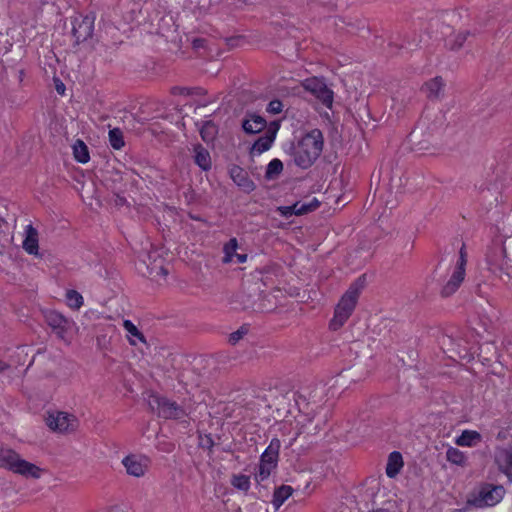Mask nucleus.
Here are the masks:
<instances>
[{
	"mask_svg": "<svg viewBox=\"0 0 512 512\" xmlns=\"http://www.w3.org/2000/svg\"><path fill=\"white\" fill-rule=\"evenodd\" d=\"M297 204H298V207H297L298 214L299 215H303V214H306L308 212L316 210L319 207L320 202L317 199L314 198V199H312L311 201H309L307 203L297 202Z\"/></svg>",
	"mask_w": 512,
	"mask_h": 512,
	"instance_id": "obj_37",
	"label": "nucleus"
},
{
	"mask_svg": "<svg viewBox=\"0 0 512 512\" xmlns=\"http://www.w3.org/2000/svg\"><path fill=\"white\" fill-rule=\"evenodd\" d=\"M109 141L111 146L119 150L124 146L123 134L120 129L114 128L109 131Z\"/></svg>",
	"mask_w": 512,
	"mask_h": 512,
	"instance_id": "obj_33",
	"label": "nucleus"
},
{
	"mask_svg": "<svg viewBox=\"0 0 512 512\" xmlns=\"http://www.w3.org/2000/svg\"><path fill=\"white\" fill-rule=\"evenodd\" d=\"M481 434L474 430H464L462 434L457 437L455 443L463 447H473L481 441Z\"/></svg>",
	"mask_w": 512,
	"mask_h": 512,
	"instance_id": "obj_20",
	"label": "nucleus"
},
{
	"mask_svg": "<svg viewBox=\"0 0 512 512\" xmlns=\"http://www.w3.org/2000/svg\"><path fill=\"white\" fill-rule=\"evenodd\" d=\"M15 459L8 470L23 477L32 476V463L22 458L20 454Z\"/></svg>",
	"mask_w": 512,
	"mask_h": 512,
	"instance_id": "obj_18",
	"label": "nucleus"
},
{
	"mask_svg": "<svg viewBox=\"0 0 512 512\" xmlns=\"http://www.w3.org/2000/svg\"><path fill=\"white\" fill-rule=\"evenodd\" d=\"M46 426L53 432L69 434L75 432L79 427L78 418L63 411L48 412L44 418Z\"/></svg>",
	"mask_w": 512,
	"mask_h": 512,
	"instance_id": "obj_4",
	"label": "nucleus"
},
{
	"mask_svg": "<svg viewBox=\"0 0 512 512\" xmlns=\"http://www.w3.org/2000/svg\"><path fill=\"white\" fill-rule=\"evenodd\" d=\"M417 139H418V132H417V131H413V132L411 133V141H412L413 143H415Z\"/></svg>",
	"mask_w": 512,
	"mask_h": 512,
	"instance_id": "obj_44",
	"label": "nucleus"
},
{
	"mask_svg": "<svg viewBox=\"0 0 512 512\" xmlns=\"http://www.w3.org/2000/svg\"><path fill=\"white\" fill-rule=\"evenodd\" d=\"M444 81L441 77L430 79L423 85V91L429 99H439L444 92Z\"/></svg>",
	"mask_w": 512,
	"mask_h": 512,
	"instance_id": "obj_16",
	"label": "nucleus"
},
{
	"mask_svg": "<svg viewBox=\"0 0 512 512\" xmlns=\"http://www.w3.org/2000/svg\"><path fill=\"white\" fill-rule=\"evenodd\" d=\"M402 467H403L402 455L397 451L392 452L388 457V461H387V465H386L387 476L389 478H394L396 475H398V473L400 472Z\"/></svg>",
	"mask_w": 512,
	"mask_h": 512,
	"instance_id": "obj_19",
	"label": "nucleus"
},
{
	"mask_svg": "<svg viewBox=\"0 0 512 512\" xmlns=\"http://www.w3.org/2000/svg\"><path fill=\"white\" fill-rule=\"evenodd\" d=\"M122 464L128 475L140 478L148 471L150 460L144 455L130 454L123 458Z\"/></svg>",
	"mask_w": 512,
	"mask_h": 512,
	"instance_id": "obj_8",
	"label": "nucleus"
},
{
	"mask_svg": "<svg viewBox=\"0 0 512 512\" xmlns=\"http://www.w3.org/2000/svg\"><path fill=\"white\" fill-rule=\"evenodd\" d=\"M111 512H122V511H119V510H115V511H111Z\"/></svg>",
	"mask_w": 512,
	"mask_h": 512,
	"instance_id": "obj_46",
	"label": "nucleus"
},
{
	"mask_svg": "<svg viewBox=\"0 0 512 512\" xmlns=\"http://www.w3.org/2000/svg\"><path fill=\"white\" fill-rule=\"evenodd\" d=\"M73 154L80 163H87L90 159L88 147L82 140H76L73 145Z\"/></svg>",
	"mask_w": 512,
	"mask_h": 512,
	"instance_id": "obj_26",
	"label": "nucleus"
},
{
	"mask_svg": "<svg viewBox=\"0 0 512 512\" xmlns=\"http://www.w3.org/2000/svg\"><path fill=\"white\" fill-rule=\"evenodd\" d=\"M22 246L28 254H32V224L25 226L24 232L20 233Z\"/></svg>",
	"mask_w": 512,
	"mask_h": 512,
	"instance_id": "obj_31",
	"label": "nucleus"
},
{
	"mask_svg": "<svg viewBox=\"0 0 512 512\" xmlns=\"http://www.w3.org/2000/svg\"><path fill=\"white\" fill-rule=\"evenodd\" d=\"M34 257L39 258V260H45V255L43 253H39L38 251V245L36 244V240L34 239Z\"/></svg>",
	"mask_w": 512,
	"mask_h": 512,
	"instance_id": "obj_41",
	"label": "nucleus"
},
{
	"mask_svg": "<svg viewBox=\"0 0 512 512\" xmlns=\"http://www.w3.org/2000/svg\"><path fill=\"white\" fill-rule=\"evenodd\" d=\"M278 128L279 127L276 123L270 124L265 134L259 137L253 144L251 148V154L260 155L263 152L269 150L275 140Z\"/></svg>",
	"mask_w": 512,
	"mask_h": 512,
	"instance_id": "obj_11",
	"label": "nucleus"
},
{
	"mask_svg": "<svg viewBox=\"0 0 512 512\" xmlns=\"http://www.w3.org/2000/svg\"><path fill=\"white\" fill-rule=\"evenodd\" d=\"M495 462L508 478L512 479V448H497Z\"/></svg>",
	"mask_w": 512,
	"mask_h": 512,
	"instance_id": "obj_15",
	"label": "nucleus"
},
{
	"mask_svg": "<svg viewBox=\"0 0 512 512\" xmlns=\"http://www.w3.org/2000/svg\"><path fill=\"white\" fill-rule=\"evenodd\" d=\"M297 207H298V204L295 203L291 206H283V207H280L279 208V211L281 212V214L285 217H289L291 215H299L298 212H297Z\"/></svg>",
	"mask_w": 512,
	"mask_h": 512,
	"instance_id": "obj_39",
	"label": "nucleus"
},
{
	"mask_svg": "<svg viewBox=\"0 0 512 512\" xmlns=\"http://www.w3.org/2000/svg\"><path fill=\"white\" fill-rule=\"evenodd\" d=\"M504 493L505 490L502 486L489 485L481 489L479 501L484 506H494L502 500Z\"/></svg>",
	"mask_w": 512,
	"mask_h": 512,
	"instance_id": "obj_13",
	"label": "nucleus"
},
{
	"mask_svg": "<svg viewBox=\"0 0 512 512\" xmlns=\"http://www.w3.org/2000/svg\"><path fill=\"white\" fill-rule=\"evenodd\" d=\"M12 263V249L0 240V272H6Z\"/></svg>",
	"mask_w": 512,
	"mask_h": 512,
	"instance_id": "obj_24",
	"label": "nucleus"
},
{
	"mask_svg": "<svg viewBox=\"0 0 512 512\" xmlns=\"http://www.w3.org/2000/svg\"><path fill=\"white\" fill-rule=\"evenodd\" d=\"M466 255L463 249L460 251V257L457 263V266L450 278V280L446 283V285L442 289V295L448 297L452 295L460 286L465 276V265H466Z\"/></svg>",
	"mask_w": 512,
	"mask_h": 512,
	"instance_id": "obj_9",
	"label": "nucleus"
},
{
	"mask_svg": "<svg viewBox=\"0 0 512 512\" xmlns=\"http://www.w3.org/2000/svg\"><path fill=\"white\" fill-rule=\"evenodd\" d=\"M243 130L249 134L261 132L266 127V120L259 115H249L242 123Z\"/></svg>",
	"mask_w": 512,
	"mask_h": 512,
	"instance_id": "obj_17",
	"label": "nucleus"
},
{
	"mask_svg": "<svg viewBox=\"0 0 512 512\" xmlns=\"http://www.w3.org/2000/svg\"><path fill=\"white\" fill-rule=\"evenodd\" d=\"M282 170L283 163L279 159H273L267 165L265 176L269 180L275 179L280 175Z\"/></svg>",
	"mask_w": 512,
	"mask_h": 512,
	"instance_id": "obj_29",
	"label": "nucleus"
},
{
	"mask_svg": "<svg viewBox=\"0 0 512 512\" xmlns=\"http://www.w3.org/2000/svg\"><path fill=\"white\" fill-rule=\"evenodd\" d=\"M281 442L277 438H273L270 444L262 453L258 471L255 475L257 481H263L267 479L272 471L276 468L279 458V450Z\"/></svg>",
	"mask_w": 512,
	"mask_h": 512,
	"instance_id": "obj_5",
	"label": "nucleus"
},
{
	"mask_svg": "<svg viewBox=\"0 0 512 512\" xmlns=\"http://www.w3.org/2000/svg\"><path fill=\"white\" fill-rule=\"evenodd\" d=\"M194 153L195 163L204 171L209 170L212 164L209 152L201 145H197L194 148Z\"/></svg>",
	"mask_w": 512,
	"mask_h": 512,
	"instance_id": "obj_21",
	"label": "nucleus"
},
{
	"mask_svg": "<svg viewBox=\"0 0 512 512\" xmlns=\"http://www.w3.org/2000/svg\"><path fill=\"white\" fill-rule=\"evenodd\" d=\"M9 216V202L0 197V229L8 228Z\"/></svg>",
	"mask_w": 512,
	"mask_h": 512,
	"instance_id": "obj_32",
	"label": "nucleus"
},
{
	"mask_svg": "<svg viewBox=\"0 0 512 512\" xmlns=\"http://www.w3.org/2000/svg\"><path fill=\"white\" fill-rule=\"evenodd\" d=\"M248 332L246 327H241L237 331L233 332L229 336V343L232 345L237 344Z\"/></svg>",
	"mask_w": 512,
	"mask_h": 512,
	"instance_id": "obj_38",
	"label": "nucleus"
},
{
	"mask_svg": "<svg viewBox=\"0 0 512 512\" xmlns=\"http://www.w3.org/2000/svg\"><path fill=\"white\" fill-rule=\"evenodd\" d=\"M66 304L72 310H79L83 304L84 299L82 295L76 290H67L65 294Z\"/></svg>",
	"mask_w": 512,
	"mask_h": 512,
	"instance_id": "obj_27",
	"label": "nucleus"
},
{
	"mask_svg": "<svg viewBox=\"0 0 512 512\" xmlns=\"http://www.w3.org/2000/svg\"><path fill=\"white\" fill-rule=\"evenodd\" d=\"M283 104L279 100H272L267 107V111L272 114H278L282 111Z\"/></svg>",
	"mask_w": 512,
	"mask_h": 512,
	"instance_id": "obj_40",
	"label": "nucleus"
},
{
	"mask_svg": "<svg viewBox=\"0 0 512 512\" xmlns=\"http://www.w3.org/2000/svg\"><path fill=\"white\" fill-rule=\"evenodd\" d=\"M94 30V18L77 15L72 20V35L75 43L79 44L91 38Z\"/></svg>",
	"mask_w": 512,
	"mask_h": 512,
	"instance_id": "obj_7",
	"label": "nucleus"
},
{
	"mask_svg": "<svg viewBox=\"0 0 512 512\" xmlns=\"http://www.w3.org/2000/svg\"><path fill=\"white\" fill-rule=\"evenodd\" d=\"M231 484L239 490L247 491L250 487V478L243 474L233 475Z\"/></svg>",
	"mask_w": 512,
	"mask_h": 512,
	"instance_id": "obj_34",
	"label": "nucleus"
},
{
	"mask_svg": "<svg viewBox=\"0 0 512 512\" xmlns=\"http://www.w3.org/2000/svg\"><path fill=\"white\" fill-rule=\"evenodd\" d=\"M123 327L128 333V339L131 345H136L137 340L145 343V338L143 334L138 330V328L130 321L124 320Z\"/></svg>",
	"mask_w": 512,
	"mask_h": 512,
	"instance_id": "obj_25",
	"label": "nucleus"
},
{
	"mask_svg": "<svg viewBox=\"0 0 512 512\" xmlns=\"http://www.w3.org/2000/svg\"><path fill=\"white\" fill-rule=\"evenodd\" d=\"M304 89L310 92L315 98L320 100L326 107L330 108L333 103V92L326 86V84L314 77L306 79L302 83Z\"/></svg>",
	"mask_w": 512,
	"mask_h": 512,
	"instance_id": "obj_6",
	"label": "nucleus"
},
{
	"mask_svg": "<svg viewBox=\"0 0 512 512\" xmlns=\"http://www.w3.org/2000/svg\"><path fill=\"white\" fill-rule=\"evenodd\" d=\"M229 173L234 183L243 191L251 192L254 190L255 185L243 168L234 165L230 168Z\"/></svg>",
	"mask_w": 512,
	"mask_h": 512,
	"instance_id": "obj_14",
	"label": "nucleus"
},
{
	"mask_svg": "<svg viewBox=\"0 0 512 512\" xmlns=\"http://www.w3.org/2000/svg\"><path fill=\"white\" fill-rule=\"evenodd\" d=\"M22 76H23V72L20 71V76H19L20 77V81L22 80Z\"/></svg>",
	"mask_w": 512,
	"mask_h": 512,
	"instance_id": "obj_45",
	"label": "nucleus"
},
{
	"mask_svg": "<svg viewBox=\"0 0 512 512\" xmlns=\"http://www.w3.org/2000/svg\"><path fill=\"white\" fill-rule=\"evenodd\" d=\"M148 270V276L157 279L158 277L165 278L168 274L167 269L162 265V262L160 263H154L152 266H147Z\"/></svg>",
	"mask_w": 512,
	"mask_h": 512,
	"instance_id": "obj_35",
	"label": "nucleus"
},
{
	"mask_svg": "<svg viewBox=\"0 0 512 512\" xmlns=\"http://www.w3.org/2000/svg\"><path fill=\"white\" fill-rule=\"evenodd\" d=\"M44 319L51 331L56 335L57 339L69 346L75 336L79 333V326L72 319L56 310H45L43 312Z\"/></svg>",
	"mask_w": 512,
	"mask_h": 512,
	"instance_id": "obj_2",
	"label": "nucleus"
},
{
	"mask_svg": "<svg viewBox=\"0 0 512 512\" xmlns=\"http://www.w3.org/2000/svg\"><path fill=\"white\" fill-rule=\"evenodd\" d=\"M293 488L288 485H281L275 489L272 499V504L275 510H278L279 507L292 495Z\"/></svg>",
	"mask_w": 512,
	"mask_h": 512,
	"instance_id": "obj_22",
	"label": "nucleus"
},
{
	"mask_svg": "<svg viewBox=\"0 0 512 512\" xmlns=\"http://www.w3.org/2000/svg\"><path fill=\"white\" fill-rule=\"evenodd\" d=\"M238 250V241L236 238H231L227 243L223 246L224 256L222 258V262L224 264L230 263H245L247 261V254L237 253Z\"/></svg>",
	"mask_w": 512,
	"mask_h": 512,
	"instance_id": "obj_12",
	"label": "nucleus"
},
{
	"mask_svg": "<svg viewBox=\"0 0 512 512\" xmlns=\"http://www.w3.org/2000/svg\"><path fill=\"white\" fill-rule=\"evenodd\" d=\"M324 146L323 134L319 129L306 133L294 148L293 158L301 168L310 167L321 155Z\"/></svg>",
	"mask_w": 512,
	"mask_h": 512,
	"instance_id": "obj_1",
	"label": "nucleus"
},
{
	"mask_svg": "<svg viewBox=\"0 0 512 512\" xmlns=\"http://www.w3.org/2000/svg\"><path fill=\"white\" fill-rule=\"evenodd\" d=\"M446 459L452 464L458 466H465L466 464V456L465 454L457 448L449 447L446 451Z\"/></svg>",
	"mask_w": 512,
	"mask_h": 512,
	"instance_id": "obj_28",
	"label": "nucleus"
},
{
	"mask_svg": "<svg viewBox=\"0 0 512 512\" xmlns=\"http://www.w3.org/2000/svg\"><path fill=\"white\" fill-rule=\"evenodd\" d=\"M8 368V364L0 359V373Z\"/></svg>",
	"mask_w": 512,
	"mask_h": 512,
	"instance_id": "obj_43",
	"label": "nucleus"
},
{
	"mask_svg": "<svg viewBox=\"0 0 512 512\" xmlns=\"http://www.w3.org/2000/svg\"><path fill=\"white\" fill-rule=\"evenodd\" d=\"M200 134L205 142H210L216 134V126L211 122H207L202 126Z\"/></svg>",
	"mask_w": 512,
	"mask_h": 512,
	"instance_id": "obj_36",
	"label": "nucleus"
},
{
	"mask_svg": "<svg viewBox=\"0 0 512 512\" xmlns=\"http://www.w3.org/2000/svg\"><path fill=\"white\" fill-rule=\"evenodd\" d=\"M153 403L157 404L158 414L163 418L181 419L186 415L184 409L166 398L153 397L150 405L153 406Z\"/></svg>",
	"mask_w": 512,
	"mask_h": 512,
	"instance_id": "obj_10",
	"label": "nucleus"
},
{
	"mask_svg": "<svg viewBox=\"0 0 512 512\" xmlns=\"http://www.w3.org/2000/svg\"><path fill=\"white\" fill-rule=\"evenodd\" d=\"M468 35H469L468 32H459L456 35H453V36L449 37L446 40V45L451 50H458V49H460L463 46V44L466 41Z\"/></svg>",
	"mask_w": 512,
	"mask_h": 512,
	"instance_id": "obj_30",
	"label": "nucleus"
},
{
	"mask_svg": "<svg viewBox=\"0 0 512 512\" xmlns=\"http://www.w3.org/2000/svg\"><path fill=\"white\" fill-rule=\"evenodd\" d=\"M56 90L59 94H64L65 92V86L63 83H60V84H57L56 85Z\"/></svg>",
	"mask_w": 512,
	"mask_h": 512,
	"instance_id": "obj_42",
	"label": "nucleus"
},
{
	"mask_svg": "<svg viewBox=\"0 0 512 512\" xmlns=\"http://www.w3.org/2000/svg\"><path fill=\"white\" fill-rule=\"evenodd\" d=\"M18 454L10 447L0 444V468L8 470Z\"/></svg>",
	"mask_w": 512,
	"mask_h": 512,
	"instance_id": "obj_23",
	"label": "nucleus"
},
{
	"mask_svg": "<svg viewBox=\"0 0 512 512\" xmlns=\"http://www.w3.org/2000/svg\"><path fill=\"white\" fill-rule=\"evenodd\" d=\"M362 288L363 284L359 279L354 282L342 296L341 300L335 308L334 317L330 321L331 329L338 330L348 320L356 307Z\"/></svg>",
	"mask_w": 512,
	"mask_h": 512,
	"instance_id": "obj_3",
	"label": "nucleus"
}]
</instances>
